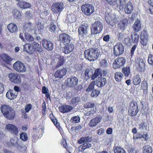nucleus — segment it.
<instances>
[{
  "instance_id": "4be33fe9",
  "label": "nucleus",
  "mask_w": 153,
  "mask_h": 153,
  "mask_svg": "<svg viewBox=\"0 0 153 153\" xmlns=\"http://www.w3.org/2000/svg\"><path fill=\"white\" fill-rule=\"evenodd\" d=\"M67 71V69L65 68L58 70L55 72L54 76L56 78H62L66 74Z\"/></svg>"
},
{
  "instance_id": "412c9836",
  "label": "nucleus",
  "mask_w": 153,
  "mask_h": 153,
  "mask_svg": "<svg viewBox=\"0 0 153 153\" xmlns=\"http://www.w3.org/2000/svg\"><path fill=\"white\" fill-rule=\"evenodd\" d=\"M6 128L11 133L15 135H17L18 133V129L14 125L8 124L6 125Z\"/></svg>"
},
{
  "instance_id": "69168bd1",
  "label": "nucleus",
  "mask_w": 153,
  "mask_h": 153,
  "mask_svg": "<svg viewBox=\"0 0 153 153\" xmlns=\"http://www.w3.org/2000/svg\"><path fill=\"white\" fill-rule=\"evenodd\" d=\"M128 151L129 153H137V151L134 147H129Z\"/></svg>"
},
{
  "instance_id": "72a5a7b5",
  "label": "nucleus",
  "mask_w": 153,
  "mask_h": 153,
  "mask_svg": "<svg viewBox=\"0 0 153 153\" xmlns=\"http://www.w3.org/2000/svg\"><path fill=\"white\" fill-rule=\"evenodd\" d=\"M114 153H126V151L121 146L115 145L113 147Z\"/></svg>"
},
{
  "instance_id": "6e6552de",
  "label": "nucleus",
  "mask_w": 153,
  "mask_h": 153,
  "mask_svg": "<svg viewBox=\"0 0 153 153\" xmlns=\"http://www.w3.org/2000/svg\"><path fill=\"white\" fill-rule=\"evenodd\" d=\"M64 8V4L62 2H55L53 3L51 6V10L54 13L57 14L61 13Z\"/></svg>"
},
{
  "instance_id": "c85d7f7f",
  "label": "nucleus",
  "mask_w": 153,
  "mask_h": 153,
  "mask_svg": "<svg viewBox=\"0 0 153 153\" xmlns=\"http://www.w3.org/2000/svg\"><path fill=\"white\" fill-rule=\"evenodd\" d=\"M32 51H38L39 53H41L42 51L41 45L36 42H33L32 44Z\"/></svg>"
},
{
  "instance_id": "39448f33",
  "label": "nucleus",
  "mask_w": 153,
  "mask_h": 153,
  "mask_svg": "<svg viewBox=\"0 0 153 153\" xmlns=\"http://www.w3.org/2000/svg\"><path fill=\"white\" fill-rule=\"evenodd\" d=\"M139 111L137 102L135 101L130 102L128 112L129 115L131 116H134L137 114Z\"/></svg>"
},
{
  "instance_id": "4c0bfd02",
  "label": "nucleus",
  "mask_w": 153,
  "mask_h": 153,
  "mask_svg": "<svg viewBox=\"0 0 153 153\" xmlns=\"http://www.w3.org/2000/svg\"><path fill=\"white\" fill-rule=\"evenodd\" d=\"M130 68L129 66H126L122 68V71L125 77H128L130 74Z\"/></svg>"
},
{
  "instance_id": "13d9d810",
  "label": "nucleus",
  "mask_w": 153,
  "mask_h": 153,
  "mask_svg": "<svg viewBox=\"0 0 153 153\" xmlns=\"http://www.w3.org/2000/svg\"><path fill=\"white\" fill-rule=\"evenodd\" d=\"M80 117L78 116H75L73 117L71 119V120L72 122L74 123H78L80 122Z\"/></svg>"
},
{
  "instance_id": "5701e85b",
  "label": "nucleus",
  "mask_w": 153,
  "mask_h": 153,
  "mask_svg": "<svg viewBox=\"0 0 153 153\" xmlns=\"http://www.w3.org/2000/svg\"><path fill=\"white\" fill-rule=\"evenodd\" d=\"M95 82L96 83L97 86L98 88H101L105 84L106 82V79L102 77H99L97 79Z\"/></svg>"
},
{
  "instance_id": "0eeeda50",
  "label": "nucleus",
  "mask_w": 153,
  "mask_h": 153,
  "mask_svg": "<svg viewBox=\"0 0 153 153\" xmlns=\"http://www.w3.org/2000/svg\"><path fill=\"white\" fill-rule=\"evenodd\" d=\"M124 50V46L120 42H118L114 46L113 54L116 57L119 56L123 53Z\"/></svg>"
},
{
  "instance_id": "052dcab7",
  "label": "nucleus",
  "mask_w": 153,
  "mask_h": 153,
  "mask_svg": "<svg viewBox=\"0 0 153 153\" xmlns=\"http://www.w3.org/2000/svg\"><path fill=\"white\" fill-rule=\"evenodd\" d=\"M148 39L140 38V42L143 45L145 46L146 45Z\"/></svg>"
},
{
  "instance_id": "a878e982",
  "label": "nucleus",
  "mask_w": 153,
  "mask_h": 153,
  "mask_svg": "<svg viewBox=\"0 0 153 153\" xmlns=\"http://www.w3.org/2000/svg\"><path fill=\"white\" fill-rule=\"evenodd\" d=\"M7 27L9 32L11 33H15L18 31L17 26L14 23H10L7 25Z\"/></svg>"
},
{
  "instance_id": "9d476101",
  "label": "nucleus",
  "mask_w": 153,
  "mask_h": 153,
  "mask_svg": "<svg viewBox=\"0 0 153 153\" xmlns=\"http://www.w3.org/2000/svg\"><path fill=\"white\" fill-rule=\"evenodd\" d=\"M59 40L63 45H66L70 43L71 37L68 34L63 33L59 35Z\"/></svg>"
},
{
  "instance_id": "3c124183",
  "label": "nucleus",
  "mask_w": 153,
  "mask_h": 153,
  "mask_svg": "<svg viewBox=\"0 0 153 153\" xmlns=\"http://www.w3.org/2000/svg\"><path fill=\"white\" fill-rule=\"evenodd\" d=\"M32 25L33 24L32 23L28 22L25 23L24 26V28L26 30H33Z\"/></svg>"
},
{
  "instance_id": "7c9ffc66",
  "label": "nucleus",
  "mask_w": 153,
  "mask_h": 153,
  "mask_svg": "<svg viewBox=\"0 0 153 153\" xmlns=\"http://www.w3.org/2000/svg\"><path fill=\"white\" fill-rule=\"evenodd\" d=\"M92 139L91 137L89 136L82 137L78 140V143L79 144H81L84 143L91 142Z\"/></svg>"
},
{
  "instance_id": "5fc2aeb1",
  "label": "nucleus",
  "mask_w": 153,
  "mask_h": 153,
  "mask_svg": "<svg viewBox=\"0 0 153 153\" xmlns=\"http://www.w3.org/2000/svg\"><path fill=\"white\" fill-rule=\"evenodd\" d=\"M95 104L92 102H88L85 103L84 105V107L85 108H88L94 107Z\"/></svg>"
},
{
  "instance_id": "f704fd0d",
  "label": "nucleus",
  "mask_w": 153,
  "mask_h": 153,
  "mask_svg": "<svg viewBox=\"0 0 153 153\" xmlns=\"http://www.w3.org/2000/svg\"><path fill=\"white\" fill-rule=\"evenodd\" d=\"M114 77L116 81L120 82L122 80L123 77V75L121 72H117L115 74Z\"/></svg>"
},
{
  "instance_id": "e433bc0d",
  "label": "nucleus",
  "mask_w": 153,
  "mask_h": 153,
  "mask_svg": "<svg viewBox=\"0 0 153 153\" xmlns=\"http://www.w3.org/2000/svg\"><path fill=\"white\" fill-rule=\"evenodd\" d=\"M42 94H45V97L47 99H49L50 100H51L49 90L48 88L45 86H43L42 87Z\"/></svg>"
},
{
  "instance_id": "c03bdc74",
  "label": "nucleus",
  "mask_w": 153,
  "mask_h": 153,
  "mask_svg": "<svg viewBox=\"0 0 153 153\" xmlns=\"http://www.w3.org/2000/svg\"><path fill=\"white\" fill-rule=\"evenodd\" d=\"M139 36L136 33H134L131 35V39L134 43H136L137 44V42L139 39Z\"/></svg>"
},
{
  "instance_id": "f3484780",
  "label": "nucleus",
  "mask_w": 153,
  "mask_h": 153,
  "mask_svg": "<svg viewBox=\"0 0 153 153\" xmlns=\"http://www.w3.org/2000/svg\"><path fill=\"white\" fill-rule=\"evenodd\" d=\"M42 45L45 49L48 51H51L53 48V45L51 41L45 39L42 41Z\"/></svg>"
},
{
  "instance_id": "a211bd4d",
  "label": "nucleus",
  "mask_w": 153,
  "mask_h": 153,
  "mask_svg": "<svg viewBox=\"0 0 153 153\" xmlns=\"http://www.w3.org/2000/svg\"><path fill=\"white\" fill-rule=\"evenodd\" d=\"M64 45V46L62 48V51L63 53L66 54L70 53L72 51L74 48V45L71 43Z\"/></svg>"
},
{
  "instance_id": "423d86ee",
  "label": "nucleus",
  "mask_w": 153,
  "mask_h": 153,
  "mask_svg": "<svg viewBox=\"0 0 153 153\" xmlns=\"http://www.w3.org/2000/svg\"><path fill=\"white\" fill-rule=\"evenodd\" d=\"M81 9L84 15L88 16H90L94 11V7L89 4H83L81 7Z\"/></svg>"
},
{
  "instance_id": "f03ea898",
  "label": "nucleus",
  "mask_w": 153,
  "mask_h": 153,
  "mask_svg": "<svg viewBox=\"0 0 153 153\" xmlns=\"http://www.w3.org/2000/svg\"><path fill=\"white\" fill-rule=\"evenodd\" d=\"M84 55L86 59L91 61L97 59L99 56V54L97 48H91L85 50L84 52Z\"/></svg>"
},
{
  "instance_id": "aec40b11",
  "label": "nucleus",
  "mask_w": 153,
  "mask_h": 153,
  "mask_svg": "<svg viewBox=\"0 0 153 153\" xmlns=\"http://www.w3.org/2000/svg\"><path fill=\"white\" fill-rule=\"evenodd\" d=\"M73 109V107L72 106L66 105H61L59 107V111L63 113L70 112Z\"/></svg>"
},
{
  "instance_id": "4468645a",
  "label": "nucleus",
  "mask_w": 153,
  "mask_h": 153,
  "mask_svg": "<svg viewBox=\"0 0 153 153\" xmlns=\"http://www.w3.org/2000/svg\"><path fill=\"white\" fill-rule=\"evenodd\" d=\"M78 80L75 77L71 76L68 78L66 81V85L69 87H74L77 84Z\"/></svg>"
},
{
  "instance_id": "473e14b6",
  "label": "nucleus",
  "mask_w": 153,
  "mask_h": 153,
  "mask_svg": "<svg viewBox=\"0 0 153 153\" xmlns=\"http://www.w3.org/2000/svg\"><path fill=\"white\" fill-rule=\"evenodd\" d=\"M128 23V20L126 19H124L121 21L118 25V27L122 30H124L125 29V26Z\"/></svg>"
},
{
  "instance_id": "dca6fc26",
  "label": "nucleus",
  "mask_w": 153,
  "mask_h": 153,
  "mask_svg": "<svg viewBox=\"0 0 153 153\" xmlns=\"http://www.w3.org/2000/svg\"><path fill=\"white\" fill-rule=\"evenodd\" d=\"M88 26L87 24L83 23L79 27L78 31L79 36L82 37L86 35Z\"/></svg>"
},
{
  "instance_id": "0e129e2a",
  "label": "nucleus",
  "mask_w": 153,
  "mask_h": 153,
  "mask_svg": "<svg viewBox=\"0 0 153 153\" xmlns=\"http://www.w3.org/2000/svg\"><path fill=\"white\" fill-rule=\"evenodd\" d=\"M44 27V26L41 23H39L37 25V27L38 31L40 32L43 30Z\"/></svg>"
},
{
  "instance_id": "bb28decb",
  "label": "nucleus",
  "mask_w": 153,
  "mask_h": 153,
  "mask_svg": "<svg viewBox=\"0 0 153 153\" xmlns=\"http://www.w3.org/2000/svg\"><path fill=\"white\" fill-rule=\"evenodd\" d=\"M94 70L91 68H87L86 69L84 72V75L85 79L88 80L93 75Z\"/></svg>"
},
{
  "instance_id": "7ed1b4c3",
  "label": "nucleus",
  "mask_w": 153,
  "mask_h": 153,
  "mask_svg": "<svg viewBox=\"0 0 153 153\" xmlns=\"http://www.w3.org/2000/svg\"><path fill=\"white\" fill-rule=\"evenodd\" d=\"M103 28L102 24L100 21H96L92 25L91 27V34L96 35L100 33Z\"/></svg>"
},
{
  "instance_id": "ea45409f",
  "label": "nucleus",
  "mask_w": 153,
  "mask_h": 153,
  "mask_svg": "<svg viewBox=\"0 0 153 153\" xmlns=\"http://www.w3.org/2000/svg\"><path fill=\"white\" fill-rule=\"evenodd\" d=\"M13 16L14 18L17 19H20L22 16L20 11L17 9L14 10Z\"/></svg>"
},
{
  "instance_id": "c9c22d12",
  "label": "nucleus",
  "mask_w": 153,
  "mask_h": 153,
  "mask_svg": "<svg viewBox=\"0 0 153 153\" xmlns=\"http://www.w3.org/2000/svg\"><path fill=\"white\" fill-rule=\"evenodd\" d=\"M57 59H58V62L56 67V68L62 65L65 62L64 57L63 56H60L58 57Z\"/></svg>"
},
{
  "instance_id": "4d7b16f0",
  "label": "nucleus",
  "mask_w": 153,
  "mask_h": 153,
  "mask_svg": "<svg viewBox=\"0 0 153 153\" xmlns=\"http://www.w3.org/2000/svg\"><path fill=\"white\" fill-rule=\"evenodd\" d=\"M148 62L149 64L153 65V54L150 53L149 55Z\"/></svg>"
},
{
  "instance_id": "603ef678",
  "label": "nucleus",
  "mask_w": 153,
  "mask_h": 153,
  "mask_svg": "<svg viewBox=\"0 0 153 153\" xmlns=\"http://www.w3.org/2000/svg\"><path fill=\"white\" fill-rule=\"evenodd\" d=\"M80 101V100L79 97H75L72 99L71 103L73 105H76Z\"/></svg>"
},
{
  "instance_id": "2f4dec72",
  "label": "nucleus",
  "mask_w": 153,
  "mask_h": 153,
  "mask_svg": "<svg viewBox=\"0 0 153 153\" xmlns=\"http://www.w3.org/2000/svg\"><path fill=\"white\" fill-rule=\"evenodd\" d=\"M133 6L131 3L129 1L125 7L124 10L125 12L129 14L133 10Z\"/></svg>"
},
{
  "instance_id": "79ce46f5",
  "label": "nucleus",
  "mask_w": 153,
  "mask_h": 153,
  "mask_svg": "<svg viewBox=\"0 0 153 153\" xmlns=\"http://www.w3.org/2000/svg\"><path fill=\"white\" fill-rule=\"evenodd\" d=\"M23 50L24 51L27 52H31L32 51L31 45L30 43L25 44L23 46Z\"/></svg>"
},
{
  "instance_id": "680f3d73",
  "label": "nucleus",
  "mask_w": 153,
  "mask_h": 153,
  "mask_svg": "<svg viewBox=\"0 0 153 153\" xmlns=\"http://www.w3.org/2000/svg\"><path fill=\"white\" fill-rule=\"evenodd\" d=\"M107 2L111 5L114 6L117 4L116 0H105Z\"/></svg>"
},
{
  "instance_id": "cd10ccee",
  "label": "nucleus",
  "mask_w": 153,
  "mask_h": 153,
  "mask_svg": "<svg viewBox=\"0 0 153 153\" xmlns=\"http://www.w3.org/2000/svg\"><path fill=\"white\" fill-rule=\"evenodd\" d=\"M132 27L134 31L135 32H139L141 27L140 21L138 19L136 20L133 25Z\"/></svg>"
},
{
  "instance_id": "49530a36",
  "label": "nucleus",
  "mask_w": 153,
  "mask_h": 153,
  "mask_svg": "<svg viewBox=\"0 0 153 153\" xmlns=\"http://www.w3.org/2000/svg\"><path fill=\"white\" fill-rule=\"evenodd\" d=\"M100 67L104 68L107 66L108 62L106 59H105L100 60L99 62Z\"/></svg>"
},
{
  "instance_id": "a18cd8bd",
  "label": "nucleus",
  "mask_w": 153,
  "mask_h": 153,
  "mask_svg": "<svg viewBox=\"0 0 153 153\" xmlns=\"http://www.w3.org/2000/svg\"><path fill=\"white\" fill-rule=\"evenodd\" d=\"M95 81H93L91 82L89 84V86L86 89V91L87 92L91 91L93 90H94V87L95 85Z\"/></svg>"
},
{
  "instance_id": "09e8293b",
  "label": "nucleus",
  "mask_w": 153,
  "mask_h": 153,
  "mask_svg": "<svg viewBox=\"0 0 153 153\" xmlns=\"http://www.w3.org/2000/svg\"><path fill=\"white\" fill-rule=\"evenodd\" d=\"M49 30L50 31L52 32H54L56 30V26L53 22H50Z\"/></svg>"
},
{
  "instance_id": "37998d69",
  "label": "nucleus",
  "mask_w": 153,
  "mask_h": 153,
  "mask_svg": "<svg viewBox=\"0 0 153 153\" xmlns=\"http://www.w3.org/2000/svg\"><path fill=\"white\" fill-rule=\"evenodd\" d=\"M91 146V144L89 143H85L80 146L79 149H80L81 151L83 152L86 149L88 148Z\"/></svg>"
},
{
  "instance_id": "e2e57ef3",
  "label": "nucleus",
  "mask_w": 153,
  "mask_h": 153,
  "mask_svg": "<svg viewBox=\"0 0 153 153\" xmlns=\"http://www.w3.org/2000/svg\"><path fill=\"white\" fill-rule=\"evenodd\" d=\"M32 105L31 104L27 105L25 106V111L26 112H28L31 109Z\"/></svg>"
},
{
  "instance_id": "1a4fd4ad",
  "label": "nucleus",
  "mask_w": 153,
  "mask_h": 153,
  "mask_svg": "<svg viewBox=\"0 0 153 153\" xmlns=\"http://www.w3.org/2000/svg\"><path fill=\"white\" fill-rule=\"evenodd\" d=\"M105 19L107 23L112 26L115 25L117 22V18L115 15L109 13H105Z\"/></svg>"
},
{
  "instance_id": "20e7f679",
  "label": "nucleus",
  "mask_w": 153,
  "mask_h": 153,
  "mask_svg": "<svg viewBox=\"0 0 153 153\" xmlns=\"http://www.w3.org/2000/svg\"><path fill=\"white\" fill-rule=\"evenodd\" d=\"M126 59L123 57H119L114 60L112 64L114 69H119L124 66L126 63Z\"/></svg>"
},
{
  "instance_id": "9b49d317",
  "label": "nucleus",
  "mask_w": 153,
  "mask_h": 153,
  "mask_svg": "<svg viewBox=\"0 0 153 153\" xmlns=\"http://www.w3.org/2000/svg\"><path fill=\"white\" fill-rule=\"evenodd\" d=\"M13 68L15 70L19 72H25L26 70L24 64L19 61H17L14 64Z\"/></svg>"
},
{
  "instance_id": "338daca9",
  "label": "nucleus",
  "mask_w": 153,
  "mask_h": 153,
  "mask_svg": "<svg viewBox=\"0 0 153 153\" xmlns=\"http://www.w3.org/2000/svg\"><path fill=\"white\" fill-rule=\"evenodd\" d=\"M137 44H135L132 47L131 50V56L134 54V51L137 46Z\"/></svg>"
},
{
  "instance_id": "864d4df0",
  "label": "nucleus",
  "mask_w": 153,
  "mask_h": 153,
  "mask_svg": "<svg viewBox=\"0 0 153 153\" xmlns=\"http://www.w3.org/2000/svg\"><path fill=\"white\" fill-rule=\"evenodd\" d=\"M100 93V91L98 90L94 89L92 91L91 94V96L93 97H97Z\"/></svg>"
},
{
  "instance_id": "c756f323",
  "label": "nucleus",
  "mask_w": 153,
  "mask_h": 153,
  "mask_svg": "<svg viewBox=\"0 0 153 153\" xmlns=\"http://www.w3.org/2000/svg\"><path fill=\"white\" fill-rule=\"evenodd\" d=\"M102 74V70L100 68L96 69L95 70L94 73H93V75L91 77V80H94L99 76H100V77H101Z\"/></svg>"
},
{
  "instance_id": "58836bf2",
  "label": "nucleus",
  "mask_w": 153,
  "mask_h": 153,
  "mask_svg": "<svg viewBox=\"0 0 153 153\" xmlns=\"http://www.w3.org/2000/svg\"><path fill=\"white\" fill-rule=\"evenodd\" d=\"M143 153H152V149L149 145H145L142 148Z\"/></svg>"
},
{
  "instance_id": "ddd939ff",
  "label": "nucleus",
  "mask_w": 153,
  "mask_h": 153,
  "mask_svg": "<svg viewBox=\"0 0 153 153\" xmlns=\"http://www.w3.org/2000/svg\"><path fill=\"white\" fill-rule=\"evenodd\" d=\"M11 60L10 57L7 54L4 53L0 54V63L2 65L4 66L5 63L9 64Z\"/></svg>"
},
{
  "instance_id": "774afa93",
  "label": "nucleus",
  "mask_w": 153,
  "mask_h": 153,
  "mask_svg": "<svg viewBox=\"0 0 153 153\" xmlns=\"http://www.w3.org/2000/svg\"><path fill=\"white\" fill-rule=\"evenodd\" d=\"M142 137H143L142 135L141 134L138 133L135 136H134L133 139L134 140H136L138 138H142Z\"/></svg>"
},
{
  "instance_id": "b1692460",
  "label": "nucleus",
  "mask_w": 153,
  "mask_h": 153,
  "mask_svg": "<svg viewBox=\"0 0 153 153\" xmlns=\"http://www.w3.org/2000/svg\"><path fill=\"white\" fill-rule=\"evenodd\" d=\"M18 95V93H16L12 90H9L6 94L7 97L10 100H12L15 99Z\"/></svg>"
},
{
  "instance_id": "f257e3e1",
  "label": "nucleus",
  "mask_w": 153,
  "mask_h": 153,
  "mask_svg": "<svg viewBox=\"0 0 153 153\" xmlns=\"http://www.w3.org/2000/svg\"><path fill=\"white\" fill-rule=\"evenodd\" d=\"M1 110L4 116L8 120H13L15 116V111L11 107L3 105L1 106Z\"/></svg>"
},
{
  "instance_id": "de8ad7c7",
  "label": "nucleus",
  "mask_w": 153,
  "mask_h": 153,
  "mask_svg": "<svg viewBox=\"0 0 153 153\" xmlns=\"http://www.w3.org/2000/svg\"><path fill=\"white\" fill-rule=\"evenodd\" d=\"M20 138L22 141H26L28 138L27 133L24 132L21 133L20 135Z\"/></svg>"
},
{
  "instance_id": "6e6d98bb",
  "label": "nucleus",
  "mask_w": 153,
  "mask_h": 153,
  "mask_svg": "<svg viewBox=\"0 0 153 153\" xmlns=\"http://www.w3.org/2000/svg\"><path fill=\"white\" fill-rule=\"evenodd\" d=\"M140 36V38L148 39L149 36L147 31L146 30H143L141 32Z\"/></svg>"
},
{
  "instance_id": "a19ab883",
  "label": "nucleus",
  "mask_w": 153,
  "mask_h": 153,
  "mask_svg": "<svg viewBox=\"0 0 153 153\" xmlns=\"http://www.w3.org/2000/svg\"><path fill=\"white\" fill-rule=\"evenodd\" d=\"M141 82V79L138 75H136L133 77V82L135 85H139Z\"/></svg>"
},
{
  "instance_id": "8fccbe9b",
  "label": "nucleus",
  "mask_w": 153,
  "mask_h": 153,
  "mask_svg": "<svg viewBox=\"0 0 153 153\" xmlns=\"http://www.w3.org/2000/svg\"><path fill=\"white\" fill-rule=\"evenodd\" d=\"M49 116L53 123L57 127L58 126H59V123L57 122V120L56 119L53 115L52 114H50Z\"/></svg>"
},
{
  "instance_id": "f8f14e48",
  "label": "nucleus",
  "mask_w": 153,
  "mask_h": 153,
  "mask_svg": "<svg viewBox=\"0 0 153 153\" xmlns=\"http://www.w3.org/2000/svg\"><path fill=\"white\" fill-rule=\"evenodd\" d=\"M8 76L10 80L13 83H20L21 82L20 76L18 74L11 73L8 74Z\"/></svg>"
},
{
  "instance_id": "2eb2a0df",
  "label": "nucleus",
  "mask_w": 153,
  "mask_h": 153,
  "mask_svg": "<svg viewBox=\"0 0 153 153\" xmlns=\"http://www.w3.org/2000/svg\"><path fill=\"white\" fill-rule=\"evenodd\" d=\"M19 37L23 42L25 41V39L29 42H31L34 40L33 37L30 34L27 32L25 33L24 35L23 33H20Z\"/></svg>"
},
{
  "instance_id": "6ab92c4d",
  "label": "nucleus",
  "mask_w": 153,
  "mask_h": 153,
  "mask_svg": "<svg viewBox=\"0 0 153 153\" xmlns=\"http://www.w3.org/2000/svg\"><path fill=\"white\" fill-rule=\"evenodd\" d=\"M16 4L19 8L22 9L30 8L31 7V4L30 3L23 0H21L19 2H18Z\"/></svg>"
},
{
  "instance_id": "bf43d9fd",
  "label": "nucleus",
  "mask_w": 153,
  "mask_h": 153,
  "mask_svg": "<svg viewBox=\"0 0 153 153\" xmlns=\"http://www.w3.org/2000/svg\"><path fill=\"white\" fill-rule=\"evenodd\" d=\"M119 3L120 8L123 9L124 8V5L126 3V0H117Z\"/></svg>"
},
{
  "instance_id": "393cba45",
  "label": "nucleus",
  "mask_w": 153,
  "mask_h": 153,
  "mask_svg": "<svg viewBox=\"0 0 153 153\" xmlns=\"http://www.w3.org/2000/svg\"><path fill=\"white\" fill-rule=\"evenodd\" d=\"M102 118L101 116H97L91 120L89 123V125L90 127H93L96 126L98 123L101 121Z\"/></svg>"
}]
</instances>
